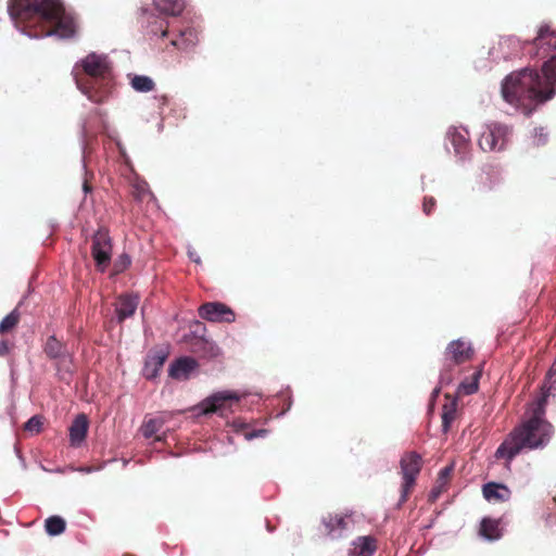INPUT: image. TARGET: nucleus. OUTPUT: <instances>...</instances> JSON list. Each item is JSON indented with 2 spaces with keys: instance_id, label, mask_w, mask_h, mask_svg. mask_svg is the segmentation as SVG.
<instances>
[{
  "instance_id": "obj_10",
  "label": "nucleus",
  "mask_w": 556,
  "mask_h": 556,
  "mask_svg": "<svg viewBox=\"0 0 556 556\" xmlns=\"http://www.w3.org/2000/svg\"><path fill=\"white\" fill-rule=\"evenodd\" d=\"M91 254L96 262L97 269L104 273L112 258V240L106 230L99 229L93 235Z\"/></svg>"
},
{
  "instance_id": "obj_30",
  "label": "nucleus",
  "mask_w": 556,
  "mask_h": 556,
  "mask_svg": "<svg viewBox=\"0 0 556 556\" xmlns=\"http://www.w3.org/2000/svg\"><path fill=\"white\" fill-rule=\"evenodd\" d=\"M45 528L49 535L55 536L65 531L66 522L60 516H51L46 520Z\"/></svg>"
},
{
  "instance_id": "obj_52",
  "label": "nucleus",
  "mask_w": 556,
  "mask_h": 556,
  "mask_svg": "<svg viewBox=\"0 0 556 556\" xmlns=\"http://www.w3.org/2000/svg\"><path fill=\"white\" fill-rule=\"evenodd\" d=\"M285 413H286V410H283V412L279 413V414L277 415V417H280V416L285 415Z\"/></svg>"
},
{
  "instance_id": "obj_43",
  "label": "nucleus",
  "mask_w": 556,
  "mask_h": 556,
  "mask_svg": "<svg viewBox=\"0 0 556 556\" xmlns=\"http://www.w3.org/2000/svg\"><path fill=\"white\" fill-rule=\"evenodd\" d=\"M155 100L159 101L160 108L162 109L164 105L167 104L168 98L165 94L155 97Z\"/></svg>"
},
{
  "instance_id": "obj_24",
  "label": "nucleus",
  "mask_w": 556,
  "mask_h": 556,
  "mask_svg": "<svg viewBox=\"0 0 556 556\" xmlns=\"http://www.w3.org/2000/svg\"><path fill=\"white\" fill-rule=\"evenodd\" d=\"M185 5V0H153L154 9L163 15L177 16L184 11Z\"/></svg>"
},
{
  "instance_id": "obj_53",
  "label": "nucleus",
  "mask_w": 556,
  "mask_h": 556,
  "mask_svg": "<svg viewBox=\"0 0 556 556\" xmlns=\"http://www.w3.org/2000/svg\"><path fill=\"white\" fill-rule=\"evenodd\" d=\"M163 128V123H160L159 124V130H161Z\"/></svg>"
},
{
  "instance_id": "obj_34",
  "label": "nucleus",
  "mask_w": 556,
  "mask_h": 556,
  "mask_svg": "<svg viewBox=\"0 0 556 556\" xmlns=\"http://www.w3.org/2000/svg\"><path fill=\"white\" fill-rule=\"evenodd\" d=\"M131 264V258L127 253H122L113 264L114 273L119 274L123 273L126 268H128Z\"/></svg>"
},
{
  "instance_id": "obj_32",
  "label": "nucleus",
  "mask_w": 556,
  "mask_h": 556,
  "mask_svg": "<svg viewBox=\"0 0 556 556\" xmlns=\"http://www.w3.org/2000/svg\"><path fill=\"white\" fill-rule=\"evenodd\" d=\"M135 198L138 201H143L147 197L153 198L152 192L149 189V185L144 180H136L134 184Z\"/></svg>"
},
{
  "instance_id": "obj_44",
  "label": "nucleus",
  "mask_w": 556,
  "mask_h": 556,
  "mask_svg": "<svg viewBox=\"0 0 556 556\" xmlns=\"http://www.w3.org/2000/svg\"><path fill=\"white\" fill-rule=\"evenodd\" d=\"M76 470L79 472H83V473H90V472L94 471V468L93 467H78Z\"/></svg>"
},
{
  "instance_id": "obj_16",
  "label": "nucleus",
  "mask_w": 556,
  "mask_h": 556,
  "mask_svg": "<svg viewBox=\"0 0 556 556\" xmlns=\"http://www.w3.org/2000/svg\"><path fill=\"white\" fill-rule=\"evenodd\" d=\"M167 358V353L165 350H154L151 351L146 358L144 366L142 369L143 376L148 380L155 379L159 375V371L163 367L165 361Z\"/></svg>"
},
{
  "instance_id": "obj_13",
  "label": "nucleus",
  "mask_w": 556,
  "mask_h": 556,
  "mask_svg": "<svg viewBox=\"0 0 556 556\" xmlns=\"http://www.w3.org/2000/svg\"><path fill=\"white\" fill-rule=\"evenodd\" d=\"M321 523L325 528L326 534L332 540L343 538L353 528V520L349 515L341 516L328 514L323 517Z\"/></svg>"
},
{
  "instance_id": "obj_49",
  "label": "nucleus",
  "mask_w": 556,
  "mask_h": 556,
  "mask_svg": "<svg viewBox=\"0 0 556 556\" xmlns=\"http://www.w3.org/2000/svg\"><path fill=\"white\" fill-rule=\"evenodd\" d=\"M83 168L86 170V161H85V156L83 157Z\"/></svg>"
},
{
  "instance_id": "obj_17",
  "label": "nucleus",
  "mask_w": 556,
  "mask_h": 556,
  "mask_svg": "<svg viewBox=\"0 0 556 556\" xmlns=\"http://www.w3.org/2000/svg\"><path fill=\"white\" fill-rule=\"evenodd\" d=\"M483 497L490 503H505L510 500V489L498 482H488L482 488Z\"/></svg>"
},
{
  "instance_id": "obj_28",
  "label": "nucleus",
  "mask_w": 556,
  "mask_h": 556,
  "mask_svg": "<svg viewBox=\"0 0 556 556\" xmlns=\"http://www.w3.org/2000/svg\"><path fill=\"white\" fill-rule=\"evenodd\" d=\"M498 47L502 50V58L507 60L518 54L520 41L517 37L509 36L502 38L498 42Z\"/></svg>"
},
{
  "instance_id": "obj_50",
  "label": "nucleus",
  "mask_w": 556,
  "mask_h": 556,
  "mask_svg": "<svg viewBox=\"0 0 556 556\" xmlns=\"http://www.w3.org/2000/svg\"><path fill=\"white\" fill-rule=\"evenodd\" d=\"M438 393H439V389H438V388H435V389L433 390V395H437Z\"/></svg>"
},
{
  "instance_id": "obj_23",
  "label": "nucleus",
  "mask_w": 556,
  "mask_h": 556,
  "mask_svg": "<svg viewBox=\"0 0 556 556\" xmlns=\"http://www.w3.org/2000/svg\"><path fill=\"white\" fill-rule=\"evenodd\" d=\"M198 41V31L194 28L188 27L179 30L177 37L173 38L170 43L178 49L189 50L193 48Z\"/></svg>"
},
{
  "instance_id": "obj_1",
  "label": "nucleus",
  "mask_w": 556,
  "mask_h": 556,
  "mask_svg": "<svg viewBox=\"0 0 556 556\" xmlns=\"http://www.w3.org/2000/svg\"><path fill=\"white\" fill-rule=\"evenodd\" d=\"M8 13L17 30L30 39L75 35V20L61 0H9Z\"/></svg>"
},
{
  "instance_id": "obj_40",
  "label": "nucleus",
  "mask_w": 556,
  "mask_h": 556,
  "mask_svg": "<svg viewBox=\"0 0 556 556\" xmlns=\"http://www.w3.org/2000/svg\"><path fill=\"white\" fill-rule=\"evenodd\" d=\"M453 471V465L445 466L439 472V480L444 483Z\"/></svg>"
},
{
  "instance_id": "obj_25",
  "label": "nucleus",
  "mask_w": 556,
  "mask_h": 556,
  "mask_svg": "<svg viewBox=\"0 0 556 556\" xmlns=\"http://www.w3.org/2000/svg\"><path fill=\"white\" fill-rule=\"evenodd\" d=\"M501 176L497 170L491 166L483 167L482 174L479 177L478 190L488 191L492 190L495 186L501 182Z\"/></svg>"
},
{
  "instance_id": "obj_45",
  "label": "nucleus",
  "mask_w": 556,
  "mask_h": 556,
  "mask_svg": "<svg viewBox=\"0 0 556 556\" xmlns=\"http://www.w3.org/2000/svg\"><path fill=\"white\" fill-rule=\"evenodd\" d=\"M439 494H440V490H439V489H437V488H434V489H432V490H431V492H430V497H431L432 500H435V498L439 496Z\"/></svg>"
},
{
  "instance_id": "obj_42",
  "label": "nucleus",
  "mask_w": 556,
  "mask_h": 556,
  "mask_svg": "<svg viewBox=\"0 0 556 556\" xmlns=\"http://www.w3.org/2000/svg\"><path fill=\"white\" fill-rule=\"evenodd\" d=\"M188 256L192 262H194L197 264L201 263V258H200L199 254L195 251L191 250L190 248L188 249Z\"/></svg>"
},
{
  "instance_id": "obj_2",
  "label": "nucleus",
  "mask_w": 556,
  "mask_h": 556,
  "mask_svg": "<svg viewBox=\"0 0 556 556\" xmlns=\"http://www.w3.org/2000/svg\"><path fill=\"white\" fill-rule=\"evenodd\" d=\"M501 93L514 111L530 115L536 105L556 94V55L544 62L541 73L525 67L508 74L502 81Z\"/></svg>"
},
{
  "instance_id": "obj_36",
  "label": "nucleus",
  "mask_w": 556,
  "mask_h": 556,
  "mask_svg": "<svg viewBox=\"0 0 556 556\" xmlns=\"http://www.w3.org/2000/svg\"><path fill=\"white\" fill-rule=\"evenodd\" d=\"M455 416V410L453 408H447V406H444V410L442 413V429L444 432H447L451 422L453 421Z\"/></svg>"
},
{
  "instance_id": "obj_48",
  "label": "nucleus",
  "mask_w": 556,
  "mask_h": 556,
  "mask_svg": "<svg viewBox=\"0 0 556 556\" xmlns=\"http://www.w3.org/2000/svg\"><path fill=\"white\" fill-rule=\"evenodd\" d=\"M489 54L493 58V59H496L497 55L494 54V48L490 50Z\"/></svg>"
},
{
  "instance_id": "obj_15",
  "label": "nucleus",
  "mask_w": 556,
  "mask_h": 556,
  "mask_svg": "<svg viewBox=\"0 0 556 556\" xmlns=\"http://www.w3.org/2000/svg\"><path fill=\"white\" fill-rule=\"evenodd\" d=\"M142 14H143V18H144L143 23H144L146 31L148 35H150L151 37L167 36L168 23L165 20V17L155 15L152 11H150L148 9L143 10Z\"/></svg>"
},
{
  "instance_id": "obj_47",
  "label": "nucleus",
  "mask_w": 556,
  "mask_h": 556,
  "mask_svg": "<svg viewBox=\"0 0 556 556\" xmlns=\"http://www.w3.org/2000/svg\"><path fill=\"white\" fill-rule=\"evenodd\" d=\"M8 350V346L4 342L0 343V352H4Z\"/></svg>"
},
{
  "instance_id": "obj_46",
  "label": "nucleus",
  "mask_w": 556,
  "mask_h": 556,
  "mask_svg": "<svg viewBox=\"0 0 556 556\" xmlns=\"http://www.w3.org/2000/svg\"><path fill=\"white\" fill-rule=\"evenodd\" d=\"M83 190L85 193L91 192V187L88 185L87 179L83 184Z\"/></svg>"
},
{
  "instance_id": "obj_7",
  "label": "nucleus",
  "mask_w": 556,
  "mask_h": 556,
  "mask_svg": "<svg viewBox=\"0 0 556 556\" xmlns=\"http://www.w3.org/2000/svg\"><path fill=\"white\" fill-rule=\"evenodd\" d=\"M511 129L505 124L491 122L484 126L479 138V146L483 151L498 152L506 148Z\"/></svg>"
},
{
  "instance_id": "obj_22",
  "label": "nucleus",
  "mask_w": 556,
  "mask_h": 556,
  "mask_svg": "<svg viewBox=\"0 0 556 556\" xmlns=\"http://www.w3.org/2000/svg\"><path fill=\"white\" fill-rule=\"evenodd\" d=\"M376 548V540L372 536H358L352 542L349 556H372Z\"/></svg>"
},
{
  "instance_id": "obj_14",
  "label": "nucleus",
  "mask_w": 556,
  "mask_h": 556,
  "mask_svg": "<svg viewBox=\"0 0 556 556\" xmlns=\"http://www.w3.org/2000/svg\"><path fill=\"white\" fill-rule=\"evenodd\" d=\"M533 48L538 49L536 55L542 53L543 56L552 49H556V33L552 31L547 25L541 26L538 36L529 45V52Z\"/></svg>"
},
{
  "instance_id": "obj_37",
  "label": "nucleus",
  "mask_w": 556,
  "mask_h": 556,
  "mask_svg": "<svg viewBox=\"0 0 556 556\" xmlns=\"http://www.w3.org/2000/svg\"><path fill=\"white\" fill-rule=\"evenodd\" d=\"M267 434H268L267 429H256V430L244 432L243 437L247 441H251V440L257 439V438H265Z\"/></svg>"
},
{
  "instance_id": "obj_38",
  "label": "nucleus",
  "mask_w": 556,
  "mask_h": 556,
  "mask_svg": "<svg viewBox=\"0 0 556 556\" xmlns=\"http://www.w3.org/2000/svg\"><path fill=\"white\" fill-rule=\"evenodd\" d=\"M478 388H479V386H478L477 380L468 382V383L463 382L460 384V389L464 391L465 394H468V395L476 393L478 391Z\"/></svg>"
},
{
  "instance_id": "obj_29",
  "label": "nucleus",
  "mask_w": 556,
  "mask_h": 556,
  "mask_svg": "<svg viewBox=\"0 0 556 556\" xmlns=\"http://www.w3.org/2000/svg\"><path fill=\"white\" fill-rule=\"evenodd\" d=\"M165 420L162 417H153L144 419L140 427V432L146 439L155 435L164 426Z\"/></svg>"
},
{
  "instance_id": "obj_3",
  "label": "nucleus",
  "mask_w": 556,
  "mask_h": 556,
  "mask_svg": "<svg viewBox=\"0 0 556 556\" xmlns=\"http://www.w3.org/2000/svg\"><path fill=\"white\" fill-rule=\"evenodd\" d=\"M72 75L78 90L91 102L102 103L110 97L113 71L108 55L89 53L75 64Z\"/></svg>"
},
{
  "instance_id": "obj_21",
  "label": "nucleus",
  "mask_w": 556,
  "mask_h": 556,
  "mask_svg": "<svg viewBox=\"0 0 556 556\" xmlns=\"http://www.w3.org/2000/svg\"><path fill=\"white\" fill-rule=\"evenodd\" d=\"M139 296L135 294H125L119 296L116 314L118 321H123L126 318L132 316L138 307Z\"/></svg>"
},
{
  "instance_id": "obj_31",
  "label": "nucleus",
  "mask_w": 556,
  "mask_h": 556,
  "mask_svg": "<svg viewBox=\"0 0 556 556\" xmlns=\"http://www.w3.org/2000/svg\"><path fill=\"white\" fill-rule=\"evenodd\" d=\"M548 140V132L544 127H535L530 136L532 146L540 147L546 144Z\"/></svg>"
},
{
  "instance_id": "obj_11",
  "label": "nucleus",
  "mask_w": 556,
  "mask_h": 556,
  "mask_svg": "<svg viewBox=\"0 0 556 556\" xmlns=\"http://www.w3.org/2000/svg\"><path fill=\"white\" fill-rule=\"evenodd\" d=\"M542 441H530L529 437L521 441L514 438V431L504 440L495 452L496 458H504L509 464L523 448L538 450L543 445Z\"/></svg>"
},
{
  "instance_id": "obj_41",
  "label": "nucleus",
  "mask_w": 556,
  "mask_h": 556,
  "mask_svg": "<svg viewBox=\"0 0 556 556\" xmlns=\"http://www.w3.org/2000/svg\"><path fill=\"white\" fill-rule=\"evenodd\" d=\"M556 376V359L554 361V363L552 364L551 368L548 369L547 374H546V379L544 381V383L542 384V387L544 384H546V387H553L552 383L549 382V380Z\"/></svg>"
},
{
  "instance_id": "obj_26",
  "label": "nucleus",
  "mask_w": 556,
  "mask_h": 556,
  "mask_svg": "<svg viewBox=\"0 0 556 556\" xmlns=\"http://www.w3.org/2000/svg\"><path fill=\"white\" fill-rule=\"evenodd\" d=\"M480 535L490 542L500 540L502 538V531L498 520L483 518L480 525Z\"/></svg>"
},
{
  "instance_id": "obj_27",
  "label": "nucleus",
  "mask_w": 556,
  "mask_h": 556,
  "mask_svg": "<svg viewBox=\"0 0 556 556\" xmlns=\"http://www.w3.org/2000/svg\"><path fill=\"white\" fill-rule=\"evenodd\" d=\"M131 88L141 93L152 91L155 87L154 80L147 75L128 74Z\"/></svg>"
},
{
  "instance_id": "obj_8",
  "label": "nucleus",
  "mask_w": 556,
  "mask_h": 556,
  "mask_svg": "<svg viewBox=\"0 0 556 556\" xmlns=\"http://www.w3.org/2000/svg\"><path fill=\"white\" fill-rule=\"evenodd\" d=\"M42 349L48 358L58 362L56 369L60 379L66 380V376L71 377L72 371L67 364L72 363L73 356L66 343L59 340L55 334H51L47 338Z\"/></svg>"
},
{
  "instance_id": "obj_35",
  "label": "nucleus",
  "mask_w": 556,
  "mask_h": 556,
  "mask_svg": "<svg viewBox=\"0 0 556 556\" xmlns=\"http://www.w3.org/2000/svg\"><path fill=\"white\" fill-rule=\"evenodd\" d=\"M24 428H25L26 431H29V432H35V433L40 432V430L42 428L41 417L38 416V415H35V416L30 417L26 421Z\"/></svg>"
},
{
  "instance_id": "obj_33",
  "label": "nucleus",
  "mask_w": 556,
  "mask_h": 556,
  "mask_svg": "<svg viewBox=\"0 0 556 556\" xmlns=\"http://www.w3.org/2000/svg\"><path fill=\"white\" fill-rule=\"evenodd\" d=\"M20 315L16 309L12 311L0 321V332L11 330L18 323Z\"/></svg>"
},
{
  "instance_id": "obj_51",
  "label": "nucleus",
  "mask_w": 556,
  "mask_h": 556,
  "mask_svg": "<svg viewBox=\"0 0 556 556\" xmlns=\"http://www.w3.org/2000/svg\"><path fill=\"white\" fill-rule=\"evenodd\" d=\"M291 404H292V402L290 401L286 410H289V409H290Z\"/></svg>"
},
{
  "instance_id": "obj_5",
  "label": "nucleus",
  "mask_w": 556,
  "mask_h": 556,
  "mask_svg": "<svg viewBox=\"0 0 556 556\" xmlns=\"http://www.w3.org/2000/svg\"><path fill=\"white\" fill-rule=\"evenodd\" d=\"M445 149L453 154L457 163L464 164L471 160V142L465 127L452 126L445 135Z\"/></svg>"
},
{
  "instance_id": "obj_12",
  "label": "nucleus",
  "mask_w": 556,
  "mask_h": 556,
  "mask_svg": "<svg viewBox=\"0 0 556 556\" xmlns=\"http://www.w3.org/2000/svg\"><path fill=\"white\" fill-rule=\"evenodd\" d=\"M199 316L211 323H233V311L222 302H207L199 307Z\"/></svg>"
},
{
  "instance_id": "obj_9",
  "label": "nucleus",
  "mask_w": 556,
  "mask_h": 556,
  "mask_svg": "<svg viewBox=\"0 0 556 556\" xmlns=\"http://www.w3.org/2000/svg\"><path fill=\"white\" fill-rule=\"evenodd\" d=\"M421 469V456L416 452L404 455L401 459V470L403 475V483L401 489V497L397 506H402L408 497L409 491L415 484L416 478Z\"/></svg>"
},
{
  "instance_id": "obj_39",
  "label": "nucleus",
  "mask_w": 556,
  "mask_h": 556,
  "mask_svg": "<svg viewBox=\"0 0 556 556\" xmlns=\"http://www.w3.org/2000/svg\"><path fill=\"white\" fill-rule=\"evenodd\" d=\"M434 205H435V200L433 198H425L424 204H422L424 213L426 215H429L432 212Z\"/></svg>"
},
{
  "instance_id": "obj_18",
  "label": "nucleus",
  "mask_w": 556,
  "mask_h": 556,
  "mask_svg": "<svg viewBox=\"0 0 556 556\" xmlns=\"http://www.w3.org/2000/svg\"><path fill=\"white\" fill-rule=\"evenodd\" d=\"M197 367L198 363L193 357L182 356L169 365L168 374L174 379H188Z\"/></svg>"
},
{
  "instance_id": "obj_6",
  "label": "nucleus",
  "mask_w": 556,
  "mask_h": 556,
  "mask_svg": "<svg viewBox=\"0 0 556 556\" xmlns=\"http://www.w3.org/2000/svg\"><path fill=\"white\" fill-rule=\"evenodd\" d=\"M241 399V395L236 391L224 390L218 391L206 397L200 404V413L207 414H218L222 417L228 416L233 410V406H236Z\"/></svg>"
},
{
  "instance_id": "obj_19",
  "label": "nucleus",
  "mask_w": 556,
  "mask_h": 556,
  "mask_svg": "<svg viewBox=\"0 0 556 556\" xmlns=\"http://www.w3.org/2000/svg\"><path fill=\"white\" fill-rule=\"evenodd\" d=\"M446 354L451 355L452 359L456 364H462L470 359L473 354V350L469 342L457 339L448 343Z\"/></svg>"
},
{
  "instance_id": "obj_4",
  "label": "nucleus",
  "mask_w": 556,
  "mask_h": 556,
  "mask_svg": "<svg viewBox=\"0 0 556 556\" xmlns=\"http://www.w3.org/2000/svg\"><path fill=\"white\" fill-rule=\"evenodd\" d=\"M549 395L551 387H546V384L541 387V394L533 402L528 419L514 430V438L521 441L523 438L529 437L530 441L544 442L539 450L544 448L549 443L554 433V427L545 418Z\"/></svg>"
},
{
  "instance_id": "obj_20",
  "label": "nucleus",
  "mask_w": 556,
  "mask_h": 556,
  "mask_svg": "<svg viewBox=\"0 0 556 556\" xmlns=\"http://www.w3.org/2000/svg\"><path fill=\"white\" fill-rule=\"evenodd\" d=\"M68 431L71 445L74 447L80 446L88 431L87 416L84 414L77 415L70 426Z\"/></svg>"
}]
</instances>
